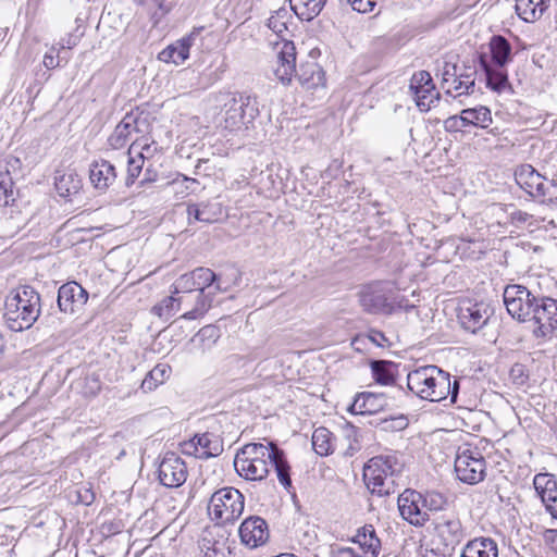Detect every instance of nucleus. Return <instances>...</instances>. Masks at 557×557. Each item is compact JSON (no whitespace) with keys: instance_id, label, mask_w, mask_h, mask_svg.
Here are the masks:
<instances>
[{"instance_id":"24","label":"nucleus","mask_w":557,"mask_h":557,"mask_svg":"<svg viewBox=\"0 0 557 557\" xmlns=\"http://www.w3.org/2000/svg\"><path fill=\"white\" fill-rule=\"evenodd\" d=\"M20 159L8 157L4 164H0V206L7 207L15 201V190L13 187V176L10 168L14 171L20 169Z\"/></svg>"},{"instance_id":"5","label":"nucleus","mask_w":557,"mask_h":557,"mask_svg":"<svg viewBox=\"0 0 557 557\" xmlns=\"http://www.w3.org/2000/svg\"><path fill=\"white\" fill-rule=\"evenodd\" d=\"M404 461L396 453L372 457L363 467L368 490L379 496L395 492L396 478L403 472Z\"/></svg>"},{"instance_id":"27","label":"nucleus","mask_w":557,"mask_h":557,"mask_svg":"<svg viewBox=\"0 0 557 557\" xmlns=\"http://www.w3.org/2000/svg\"><path fill=\"white\" fill-rule=\"evenodd\" d=\"M490 313L487 306L474 304L466 309H461L459 320L465 330L475 333L481 330L488 321Z\"/></svg>"},{"instance_id":"43","label":"nucleus","mask_w":557,"mask_h":557,"mask_svg":"<svg viewBox=\"0 0 557 557\" xmlns=\"http://www.w3.org/2000/svg\"><path fill=\"white\" fill-rule=\"evenodd\" d=\"M170 367L165 364L156 366L144 379L141 383V388L147 391L154 389L159 384L163 383L170 374Z\"/></svg>"},{"instance_id":"34","label":"nucleus","mask_w":557,"mask_h":557,"mask_svg":"<svg viewBox=\"0 0 557 557\" xmlns=\"http://www.w3.org/2000/svg\"><path fill=\"white\" fill-rule=\"evenodd\" d=\"M461 127L473 125L487 128L492 123L491 110L484 106L465 109L460 113Z\"/></svg>"},{"instance_id":"49","label":"nucleus","mask_w":557,"mask_h":557,"mask_svg":"<svg viewBox=\"0 0 557 557\" xmlns=\"http://www.w3.org/2000/svg\"><path fill=\"white\" fill-rule=\"evenodd\" d=\"M331 557H366L356 553L351 547L332 545L330 550Z\"/></svg>"},{"instance_id":"47","label":"nucleus","mask_w":557,"mask_h":557,"mask_svg":"<svg viewBox=\"0 0 557 557\" xmlns=\"http://www.w3.org/2000/svg\"><path fill=\"white\" fill-rule=\"evenodd\" d=\"M174 294L178 293H190L193 290H197L195 280L193 277V273H185L181 275L175 282H174Z\"/></svg>"},{"instance_id":"8","label":"nucleus","mask_w":557,"mask_h":557,"mask_svg":"<svg viewBox=\"0 0 557 557\" xmlns=\"http://www.w3.org/2000/svg\"><path fill=\"white\" fill-rule=\"evenodd\" d=\"M508 313L519 322H528L540 297L533 295L525 286L507 285L503 294Z\"/></svg>"},{"instance_id":"32","label":"nucleus","mask_w":557,"mask_h":557,"mask_svg":"<svg viewBox=\"0 0 557 557\" xmlns=\"http://www.w3.org/2000/svg\"><path fill=\"white\" fill-rule=\"evenodd\" d=\"M550 0H516V12L527 23L539 21L549 8Z\"/></svg>"},{"instance_id":"4","label":"nucleus","mask_w":557,"mask_h":557,"mask_svg":"<svg viewBox=\"0 0 557 557\" xmlns=\"http://www.w3.org/2000/svg\"><path fill=\"white\" fill-rule=\"evenodd\" d=\"M40 314V296L30 286H23L9 296L4 305L3 318L13 332L28 330Z\"/></svg>"},{"instance_id":"11","label":"nucleus","mask_w":557,"mask_h":557,"mask_svg":"<svg viewBox=\"0 0 557 557\" xmlns=\"http://www.w3.org/2000/svg\"><path fill=\"white\" fill-rule=\"evenodd\" d=\"M359 304L370 314H391L393 306L388 302V288L384 283L374 282L363 286L358 293Z\"/></svg>"},{"instance_id":"13","label":"nucleus","mask_w":557,"mask_h":557,"mask_svg":"<svg viewBox=\"0 0 557 557\" xmlns=\"http://www.w3.org/2000/svg\"><path fill=\"white\" fill-rule=\"evenodd\" d=\"M159 480L165 487L174 488L183 485L187 480V466L175 453L168 451L158 469Z\"/></svg>"},{"instance_id":"52","label":"nucleus","mask_w":557,"mask_h":557,"mask_svg":"<svg viewBox=\"0 0 557 557\" xmlns=\"http://www.w3.org/2000/svg\"><path fill=\"white\" fill-rule=\"evenodd\" d=\"M543 539L546 545L557 553V530L546 529L543 532Z\"/></svg>"},{"instance_id":"16","label":"nucleus","mask_w":557,"mask_h":557,"mask_svg":"<svg viewBox=\"0 0 557 557\" xmlns=\"http://www.w3.org/2000/svg\"><path fill=\"white\" fill-rule=\"evenodd\" d=\"M409 90L420 111H429L434 100H437L440 96L438 92H435V85L428 71H419L412 75Z\"/></svg>"},{"instance_id":"9","label":"nucleus","mask_w":557,"mask_h":557,"mask_svg":"<svg viewBox=\"0 0 557 557\" xmlns=\"http://www.w3.org/2000/svg\"><path fill=\"white\" fill-rule=\"evenodd\" d=\"M455 472L459 481L470 485L478 484L486 475L485 459L478 449H459L455 458Z\"/></svg>"},{"instance_id":"23","label":"nucleus","mask_w":557,"mask_h":557,"mask_svg":"<svg viewBox=\"0 0 557 557\" xmlns=\"http://www.w3.org/2000/svg\"><path fill=\"white\" fill-rule=\"evenodd\" d=\"M116 177L115 166L110 161L100 159L90 164L89 180L96 189L106 191L113 185Z\"/></svg>"},{"instance_id":"54","label":"nucleus","mask_w":557,"mask_h":557,"mask_svg":"<svg viewBox=\"0 0 557 557\" xmlns=\"http://www.w3.org/2000/svg\"><path fill=\"white\" fill-rule=\"evenodd\" d=\"M44 65L48 69H55L59 66V59L58 55H53L52 53H46L44 57Z\"/></svg>"},{"instance_id":"42","label":"nucleus","mask_w":557,"mask_h":557,"mask_svg":"<svg viewBox=\"0 0 557 557\" xmlns=\"http://www.w3.org/2000/svg\"><path fill=\"white\" fill-rule=\"evenodd\" d=\"M214 293L212 290H209L208 293L198 292L195 307L191 310L186 311L182 315V318L187 319V320H195V319H198L199 317L203 315L212 305V300H213L212 295Z\"/></svg>"},{"instance_id":"31","label":"nucleus","mask_w":557,"mask_h":557,"mask_svg":"<svg viewBox=\"0 0 557 557\" xmlns=\"http://www.w3.org/2000/svg\"><path fill=\"white\" fill-rule=\"evenodd\" d=\"M198 292H206L208 288L213 293L226 292L228 285H224L220 275L215 274L209 268H197L191 271Z\"/></svg>"},{"instance_id":"7","label":"nucleus","mask_w":557,"mask_h":557,"mask_svg":"<svg viewBox=\"0 0 557 557\" xmlns=\"http://www.w3.org/2000/svg\"><path fill=\"white\" fill-rule=\"evenodd\" d=\"M245 508V497L235 487L225 486L215 491L208 504V513L216 524L236 521Z\"/></svg>"},{"instance_id":"35","label":"nucleus","mask_w":557,"mask_h":557,"mask_svg":"<svg viewBox=\"0 0 557 557\" xmlns=\"http://www.w3.org/2000/svg\"><path fill=\"white\" fill-rule=\"evenodd\" d=\"M327 0H289L290 9L301 20L310 22L323 10Z\"/></svg>"},{"instance_id":"39","label":"nucleus","mask_w":557,"mask_h":557,"mask_svg":"<svg viewBox=\"0 0 557 557\" xmlns=\"http://www.w3.org/2000/svg\"><path fill=\"white\" fill-rule=\"evenodd\" d=\"M312 447L320 456H329L334 453L335 444L331 431L326 428H318L312 434Z\"/></svg>"},{"instance_id":"58","label":"nucleus","mask_w":557,"mask_h":557,"mask_svg":"<svg viewBox=\"0 0 557 557\" xmlns=\"http://www.w3.org/2000/svg\"><path fill=\"white\" fill-rule=\"evenodd\" d=\"M456 85H458V81L457 82L450 81V83L446 85L447 86L446 94H450L451 89H454V87Z\"/></svg>"},{"instance_id":"28","label":"nucleus","mask_w":557,"mask_h":557,"mask_svg":"<svg viewBox=\"0 0 557 557\" xmlns=\"http://www.w3.org/2000/svg\"><path fill=\"white\" fill-rule=\"evenodd\" d=\"M149 149L150 145H140L137 141H134L128 148L127 174L125 178V185L127 187H131L141 173L145 164L144 151H149Z\"/></svg>"},{"instance_id":"41","label":"nucleus","mask_w":557,"mask_h":557,"mask_svg":"<svg viewBox=\"0 0 557 557\" xmlns=\"http://www.w3.org/2000/svg\"><path fill=\"white\" fill-rule=\"evenodd\" d=\"M463 71H461L459 67H458V74H457V77L459 78L458 79V85H456L454 87V90L456 91H459L461 90L458 95H463V94H472L473 92V89H474V75L476 73V69L474 65H465L463 66Z\"/></svg>"},{"instance_id":"36","label":"nucleus","mask_w":557,"mask_h":557,"mask_svg":"<svg viewBox=\"0 0 557 557\" xmlns=\"http://www.w3.org/2000/svg\"><path fill=\"white\" fill-rule=\"evenodd\" d=\"M372 376L381 385L394 384L398 366L393 361L372 360L370 363Z\"/></svg>"},{"instance_id":"37","label":"nucleus","mask_w":557,"mask_h":557,"mask_svg":"<svg viewBox=\"0 0 557 557\" xmlns=\"http://www.w3.org/2000/svg\"><path fill=\"white\" fill-rule=\"evenodd\" d=\"M492 65L504 67L511 60V46L509 41L500 36H493L490 42Z\"/></svg>"},{"instance_id":"45","label":"nucleus","mask_w":557,"mask_h":557,"mask_svg":"<svg viewBox=\"0 0 557 557\" xmlns=\"http://www.w3.org/2000/svg\"><path fill=\"white\" fill-rule=\"evenodd\" d=\"M290 14L287 9L281 8L276 10L268 18V27L276 35L281 36L287 30V23L290 18Z\"/></svg>"},{"instance_id":"26","label":"nucleus","mask_w":557,"mask_h":557,"mask_svg":"<svg viewBox=\"0 0 557 557\" xmlns=\"http://www.w3.org/2000/svg\"><path fill=\"white\" fill-rule=\"evenodd\" d=\"M187 215L191 219L203 223H215L223 215V207L218 201H202L193 203L187 207Z\"/></svg>"},{"instance_id":"19","label":"nucleus","mask_w":557,"mask_h":557,"mask_svg":"<svg viewBox=\"0 0 557 557\" xmlns=\"http://www.w3.org/2000/svg\"><path fill=\"white\" fill-rule=\"evenodd\" d=\"M536 494L552 518L557 519V479L552 473H537L533 479Z\"/></svg>"},{"instance_id":"21","label":"nucleus","mask_w":557,"mask_h":557,"mask_svg":"<svg viewBox=\"0 0 557 557\" xmlns=\"http://www.w3.org/2000/svg\"><path fill=\"white\" fill-rule=\"evenodd\" d=\"M478 61L484 72L486 86L498 94L511 89L507 72L504 67L492 65L485 53L478 54Z\"/></svg>"},{"instance_id":"15","label":"nucleus","mask_w":557,"mask_h":557,"mask_svg":"<svg viewBox=\"0 0 557 557\" xmlns=\"http://www.w3.org/2000/svg\"><path fill=\"white\" fill-rule=\"evenodd\" d=\"M182 450L186 455L200 459L216 457L223 451V443L213 433L196 434L189 441L182 444Z\"/></svg>"},{"instance_id":"14","label":"nucleus","mask_w":557,"mask_h":557,"mask_svg":"<svg viewBox=\"0 0 557 557\" xmlns=\"http://www.w3.org/2000/svg\"><path fill=\"white\" fill-rule=\"evenodd\" d=\"M431 520L436 535L446 547L454 548L463 540L465 531L456 513L444 512Z\"/></svg>"},{"instance_id":"6","label":"nucleus","mask_w":557,"mask_h":557,"mask_svg":"<svg viewBox=\"0 0 557 557\" xmlns=\"http://www.w3.org/2000/svg\"><path fill=\"white\" fill-rule=\"evenodd\" d=\"M219 102L224 111L223 127L230 132L248 129L260 113L257 97L252 95L221 94Z\"/></svg>"},{"instance_id":"56","label":"nucleus","mask_w":557,"mask_h":557,"mask_svg":"<svg viewBox=\"0 0 557 557\" xmlns=\"http://www.w3.org/2000/svg\"><path fill=\"white\" fill-rule=\"evenodd\" d=\"M74 46H76V39L73 38L72 36H69L66 40L62 39V42H61L62 49H64V48L71 49Z\"/></svg>"},{"instance_id":"3","label":"nucleus","mask_w":557,"mask_h":557,"mask_svg":"<svg viewBox=\"0 0 557 557\" xmlns=\"http://www.w3.org/2000/svg\"><path fill=\"white\" fill-rule=\"evenodd\" d=\"M275 77L284 85H288L293 77L306 89L324 86L325 77L322 67L315 62H306L296 69V47L293 41L284 40L276 47Z\"/></svg>"},{"instance_id":"12","label":"nucleus","mask_w":557,"mask_h":557,"mask_svg":"<svg viewBox=\"0 0 557 557\" xmlns=\"http://www.w3.org/2000/svg\"><path fill=\"white\" fill-rule=\"evenodd\" d=\"M398 509L404 520L414 527H423L431 520L428 510H424L422 494L407 488L397 499Z\"/></svg>"},{"instance_id":"10","label":"nucleus","mask_w":557,"mask_h":557,"mask_svg":"<svg viewBox=\"0 0 557 557\" xmlns=\"http://www.w3.org/2000/svg\"><path fill=\"white\" fill-rule=\"evenodd\" d=\"M528 322H533V335L547 338L557 330V299L540 297Z\"/></svg>"},{"instance_id":"1","label":"nucleus","mask_w":557,"mask_h":557,"mask_svg":"<svg viewBox=\"0 0 557 557\" xmlns=\"http://www.w3.org/2000/svg\"><path fill=\"white\" fill-rule=\"evenodd\" d=\"M234 468L247 481H262L274 468L280 483L285 488L292 486L290 467L284 451L273 442L246 444L236 453Z\"/></svg>"},{"instance_id":"38","label":"nucleus","mask_w":557,"mask_h":557,"mask_svg":"<svg viewBox=\"0 0 557 557\" xmlns=\"http://www.w3.org/2000/svg\"><path fill=\"white\" fill-rule=\"evenodd\" d=\"M55 189L61 197H70L79 191L82 187L81 177L74 172L69 171L55 176Z\"/></svg>"},{"instance_id":"60","label":"nucleus","mask_w":557,"mask_h":557,"mask_svg":"<svg viewBox=\"0 0 557 557\" xmlns=\"http://www.w3.org/2000/svg\"><path fill=\"white\" fill-rule=\"evenodd\" d=\"M148 174H149V170L147 169V170H146V177H145V180L141 182V184H143L144 182H147V181H152V180L148 176Z\"/></svg>"},{"instance_id":"22","label":"nucleus","mask_w":557,"mask_h":557,"mask_svg":"<svg viewBox=\"0 0 557 557\" xmlns=\"http://www.w3.org/2000/svg\"><path fill=\"white\" fill-rule=\"evenodd\" d=\"M199 30L191 32L188 36L175 41L164 48L158 55L162 62L174 63L176 65L184 63L189 57V49L194 45Z\"/></svg>"},{"instance_id":"20","label":"nucleus","mask_w":557,"mask_h":557,"mask_svg":"<svg viewBox=\"0 0 557 557\" xmlns=\"http://www.w3.org/2000/svg\"><path fill=\"white\" fill-rule=\"evenodd\" d=\"M516 183L531 197L543 198L546 196L547 187L545 178L530 164L521 165L515 172Z\"/></svg>"},{"instance_id":"29","label":"nucleus","mask_w":557,"mask_h":557,"mask_svg":"<svg viewBox=\"0 0 557 557\" xmlns=\"http://www.w3.org/2000/svg\"><path fill=\"white\" fill-rule=\"evenodd\" d=\"M386 406V398L382 394L361 393L358 394L349 410L356 414H373Z\"/></svg>"},{"instance_id":"57","label":"nucleus","mask_w":557,"mask_h":557,"mask_svg":"<svg viewBox=\"0 0 557 557\" xmlns=\"http://www.w3.org/2000/svg\"><path fill=\"white\" fill-rule=\"evenodd\" d=\"M183 180H184V182L187 183L186 188L190 189L191 191H194L193 185L198 184L197 180L190 178V177H187V176H183Z\"/></svg>"},{"instance_id":"48","label":"nucleus","mask_w":557,"mask_h":557,"mask_svg":"<svg viewBox=\"0 0 557 557\" xmlns=\"http://www.w3.org/2000/svg\"><path fill=\"white\" fill-rule=\"evenodd\" d=\"M458 74V65L450 62H444L443 69L441 70L442 76V86L445 87L450 81L457 82L459 78Z\"/></svg>"},{"instance_id":"40","label":"nucleus","mask_w":557,"mask_h":557,"mask_svg":"<svg viewBox=\"0 0 557 557\" xmlns=\"http://www.w3.org/2000/svg\"><path fill=\"white\" fill-rule=\"evenodd\" d=\"M220 338V330L214 325H206L201 327L191 338V343H198L202 352L211 349V347Z\"/></svg>"},{"instance_id":"46","label":"nucleus","mask_w":557,"mask_h":557,"mask_svg":"<svg viewBox=\"0 0 557 557\" xmlns=\"http://www.w3.org/2000/svg\"><path fill=\"white\" fill-rule=\"evenodd\" d=\"M183 297L169 296L156 305L152 311L160 318L169 319L180 310Z\"/></svg>"},{"instance_id":"55","label":"nucleus","mask_w":557,"mask_h":557,"mask_svg":"<svg viewBox=\"0 0 557 557\" xmlns=\"http://www.w3.org/2000/svg\"><path fill=\"white\" fill-rule=\"evenodd\" d=\"M445 124H446V128L458 129L459 127H461L460 116L459 117L458 116H451V117L446 120Z\"/></svg>"},{"instance_id":"2","label":"nucleus","mask_w":557,"mask_h":557,"mask_svg":"<svg viewBox=\"0 0 557 557\" xmlns=\"http://www.w3.org/2000/svg\"><path fill=\"white\" fill-rule=\"evenodd\" d=\"M407 386L421 399L442 401L449 396L450 403L456 404L460 383L458 379L451 381L450 374L437 366H425L408 373Z\"/></svg>"},{"instance_id":"30","label":"nucleus","mask_w":557,"mask_h":557,"mask_svg":"<svg viewBox=\"0 0 557 557\" xmlns=\"http://www.w3.org/2000/svg\"><path fill=\"white\" fill-rule=\"evenodd\" d=\"M363 550L364 556L377 557L381 552V541L376 535L375 529L372 524H366L357 530V533L351 539Z\"/></svg>"},{"instance_id":"17","label":"nucleus","mask_w":557,"mask_h":557,"mask_svg":"<svg viewBox=\"0 0 557 557\" xmlns=\"http://www.w3.org/2000/svg\"><path fill=\"white\" fill-rule=\"evenodd\" d=\"M87 300V290L77 282H67L58 290V306L61 312L74 314L84 308Z\"/></svg>"},{"instance_id":"59","label":"nucleus","mask_w":557,"mask_h":557,"mask_svg":"<svg viewBox=\"0 0 557 557\" xmlns=\"http://www.w3.org/2000/svg\"><path fill=\"white\" fill-rule=\"evenodd\" d=\"M357 449H358V448L352 447V446L350 445V446H349V448H348V449H347V451H346V455L352 456Z\"/></svg>"},{"instance_id":"53","label":"nucleus","mask_w":557,"mask_h":557,"mask_svg":"<svg viewBox=\"0 0 557 557\" xmlns=\"http://www.w3.org/2000/svg\"><path fill=\"white\" fill-rule=\"evenodd\" d=\"M369 338L372 343H374L379 347H383L384 343L387 342L385 335L381 331H376V330L370 331Z\"/></svg>"},{"instance_id":"25","label":"nucleus","mask_w":557,"mask_h":557,"mask_svg":"<svg viewBox=\"0 0 557 557\" xmlns=\"http://www.w3.org/2000/svg\"><path fill=\"white\" fill-rule=\"evenodd\" d=\"M138 132V120L133 113H127L115 126L108 138V145L112 149H121L129 141L133 133Z\"/></svg>"},{"instance_id":"51","label":"nucleus","mask_w":557,"mask_h":557,"mask_svg":"<svg viewBox=\"0 0 557 557\" xmlns=\"http://www.w3.org/2000/svg\"><path fill=\"white\" fill-rule=\"evenodd\" d=\"M510 376L512 377L515 383L523 384L525 382V380L528 379V375L524 373L523 364H520V363L513 364L510 370Z\"/></svg>"},{"instance_id":"18","label":"nucleus","mask_w":557,"mask_h":557,"mask_svg":"<svg viewBox=\"0 0 557 557\" xmlns=\"http://www.w3.org/2000/svg\"><path fill=\"white\" fill-rule=\"evenodd\" d=\"M238 532L242 543L250 548L263 545L269 539L268 523L258 516H251L245 519Z\"/></svg>"},{"instance_id":"50","label":"nucleus","mask_w":557,"mask_h":557,"mask_svg":"<svg viewBox=\"0 0 557 557\" xmlns=\"http://www.w3.org/2000/svg\"><path fill=\"white\" fill-rule=\"evenodd\" d=\"M351 8L360 13H367L373 10L375 0H348Z\"/></svg>"},{"instance_id":"61","label":"nucleus","mask_w":557,"mask_h":557,"mask_svg":"<svg viewBox=\"0 0 557 557\" xmlns=\"http://www.w3.org/2000/svg\"><path fill=\"white\" fill-rule=\"evenodd\" d=\"M411 308H413V305H410V306L406 307V310H409Z\"/></svg>"},{"instance_id":"44","label":"nucleus","mask_w":557,"mask_h":557,"mask_svg":"<svg viewBox=\"0 0 557 557\" xmlns=\"http://www.w3.org/2000/svg\"><path fill=\"white\" fill-rule=\"evenodd\" d=\"M423 497V506L424 510H428V513L436 515L438 511L445 510L448 505L447 498L438 493V492H426L422 494Z\"/></svg>"},{"instance_id":"33","label":"nucleus","mask_w":557,"mask_h":557,"mask_svg":"<svg viewBox=\"0 0 557 557\" xmlns=\"http://www.w3.org/2000/svg\"><path fill=\"white\" fill-rule=\"evenodd\" d=\"M460 557H498L497 544L490 537H478L466 544Z\"/></svg>"}]
</instances>
